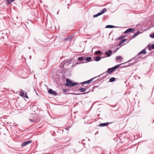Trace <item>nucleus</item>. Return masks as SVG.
I'll list each match as a JSON object with an SVG mask.
<instances>
[{"label": "nucleus", "instance_id": "nucleus-32", "mask_svg": "<svg viewBox=\"0 0 154 154\" xmlns=\"http://www.w3.org/2000/svg\"><path fill=\"white\" fill-rule=\"evenodd\" d=\"M65 129L67 130H69V128H66Z\"/></svg>", "mask_w": 154, "mask_h": 154}, {"label": "nucleus", "instance_id": "nucleus-29", "mask_svg": "<svg viewBox=\"0 0 154 154\" xmlns=\"http://www.w3.org/2000/svg\"><path fill=\"white\" fill-rule=\"evenodd\" d=\"M29 120L32 122H35V121L34 120H32V119H29Z\"/></svg>", "mask_w": 154, "mask_h": 154}, {"label": "nucleus", "instance_id": "nucleus-8", "mask_svg": "<svg viewBox=\"0 0 154 154\" xmlns=\"http://www.w3.org/2000/svg\"><path fill=\"white\" fill-rule=\"evenodd\" d=\"M92 57H87L86 58H84V62H82V63H86L87 62L86 61L88 62L91 61L92 60Z\"/></svg>", "mask_w": 154, "mask_h": 154}, {"label": "nucleus", "instance_id": "nucleus-26", "mask_svg": "<svg viewBox=\"0 0 154 154\" xmlns=\"http://www.w3.org/2000/svg\"><path fill=\"white\" fill-rule=\"evenodd\" d=\"M100 13H98L97 14H96V15H94L93 16V17H96L99 15H100Z\"/></svg>", "mask_w": 154, "mask_h": 154}, {"label": "nucleus", "instance_id": "nucleus-25", "mask_svg": "<svg viewBox=\"0 0 154 154\" xmlns=\"http://www.w3.org/2000/svg\"><path fill=\"white\" fill-rule=\"evenodd\" d=\"M80 91L82 92H84L85 91L86 89L83 88H81L79 89Z\"/></svg>", "mask_w": 154, "mask_h": 154}, {"label": "nucleus", "instance_id": "nucleus-12", "mask_svg": "<svg viewBox=\"0 0 154 154\" xmlns=\"http://www.w3.org/2000/svg\"><path fill=\"white\" fill-rule=\"evenodd\" d=\"M106 8H104L102 10H101L100 11L99 13H100L101 15L102 14H103V13H104L105 12H106Z\"/></svg>", "mask_w": 154, "mask_h": 154}, {"label": "nucleus", "instance_id": "nucleus-15", "mask_svg": "<svg viewBox=\"0 0 154 154\" xmlns=\"http://www.w3.org/2000/svg\"><path fill=\"white\" fill-rule=\"evenodd\" d=\"M72 38V36H68V37H67L65 39V41H68V40L70 41L71 40Z\"/></svg>", "mask_w": 154, "mask_h": 154}, {"label": "nucleus", "instance_id": "nucleus-1", "mask_svg": "<svg viewBox=\"0 0 154 154\" xmlns=\"http://www.w3.org/2000/svg\"><path fill=\"white\" fill-rule=\"evenodd\" d=\"M66 82L65 85L66 86L72 87L76 86L78 84V83L73 82L71 80L68 79H66Z\"/></svg>", "mask_w": 154, "mask_h": 154}, {"label": "nucleus", "instance_id": "nucleus-18", "mask_svg": "<svg viewBox=\"0 0 154 154\" xmlns=\"http://www.w3.org/2000/svg\"><path fill=\"white\" fill-rule=\"evenodd\" d=\"M52 149L54 151L58 149L57 148V147L55 146H52Z\"/></svg>", "mask_w": 154, "mask_h": 154}, {"label": "nucleus", "instance_id": "nucleus-23", "mask_svg": "<svg viewBox=\"0 0 154 154\" xmlns=\"http://www.w3.org/2000/svg\"><path fill=\"white\" fill-rule=\"evenodd\" d=\"M115 27V26H113L112 25H109L106 26V28H113Z\"/></svg>", "mask_w": 154, "mask_h": 154}, {"label": "nucleus", "instance_id": "nucleus-22", "mask_svg": "<svg viewBox=\"0 0 154 154\" xmlns=\"http://www.w3.org/2000/svg\"><path fill=\"white\" fill-rule=\"evenodd\" d=\"M125 41V39H122L119 42V46L121 44H122V43H123Z\"/></svg>", "mask_w": 154, "mask_h": 154}, {"label": "nucleus", "instance_id": "nucleus-30", "mask_svg": "<svg viewBox=\"0 0 154 154\" xmlns=\"http://www.w3.org/2000/svg\"><path fill=\"white\" fill-rule=\"evenodd\" d=\"M119 49V48H116V49L115 51H114V52L117 51Z\"/></svg>", "mask_w": 154, "mask_h": 154}, {"label": "nucleus", "instance_id": "nucleus-9", "mask_svg": "<svg viewBox=\"0 0 154 154\" xmlns=\"http://www.w3.org/2000/svg\"><path fill=\"white\" fill-rule=\"evenodd\" d=\"M112 53V51L111 50H109L108 51L105 52V54L108 57H110Z\"/></svg>", "mask_w": 154, "mask_h": 154}, {"label": "nucleus", "instance_id": "nucleus-4", "mask_svg": "<svg viewBox=\"0 0 154 154\" xmlns=\"http://www.w3.org/2000/svg\"><path fill=\"white\" fill-rule=\"evenodd\" d=\"M20 95L22 97H25L26 98H28V96L26 94H24V92L23 90H21L20 92Z\"/></svg>", "mask_w": 154, "mask_h": 154}, {"label": "nucleus", "instance_id": "nucleus-31", "mask_svg": "<svg viewBox=\"0 0 154 154\" xmlns=\"http://www.w3.org/2000/svg\"><path fill=\"white\" fill-rule=\"evenodd\" d=\"M90 92V91H88V92H85V93H82V94H87L88 93H89Z\"/></svg>", "mask_w": 154, "mask_h": 154}, {"label": "nucleus", "instance_id": "nucleus-16", "mask_svg": "<svg viewBox=\"0 0 154 154\" xmlns=\"http://www.w3.org/2000/svg\"><path fill=\"white\" fill-rule=\"evenodd\" d=\"M95 53L96 55H101L102 54V53L100 51H95Z\"/></svg>", "mask_w": 154, "mask_h": 154}, {"label": "nucleus", "instance_id": "nucleus-19", "mask_svg": "<svg viewBox=\"0 0 154 154\" xmlns=\"http://www.w3.org/2000/svg\"><path fill=\"white\" fill-rule=\"evenodd\" d=\"M139 32H138L135 33H134L133 35V36H132L131 38H135L137 36L138 34H139Z\"/></svg>", "mask_w": 154, "mask_h": 154}, {"label": "nucleus", "instance_id": "nucleus-21", "mask_svg": "<svg viewBox=\"0 0 154 154\" xmlns=\"http://www.w3.org/2000/svg\"><path fill=\"white\" fill-rule=\"evenodd\" d=\"M115 80V78L114 77L111 78L109 80V82H113Z\"/></svg>", "mask_w": 154, "mask_h": 154}, {"label": "nucleus", "instance_id": "nucleus-28", "mask_svg": "<svg viewBox=\"0 0 154 154\" xmlns=\"http://www.w3.org/2000/svg\"><path fill=\"white\" fill-rule=\"evenodd\" d=\"M68 90L66 89H63V91L64 93H66L67 91Z\"/></svg>", "mask_w": 154, "mask_h": 154}, {"label": "nucleus", "instance_id": "nucleus-5", "mask_svg": "<svg viewBox=\"0 0 154 154\" xmlns=\"http://www.w3.org/2000/svg\"><path fill=\"white\" fill-rule=\"evenodd\" d=\"M135 31L134 29L132 28H130L127 29L124 32V33L126 34L131 32H133Z\"/></svg>", "mask_w": 154, "mask_h": 154}, {"label": "nucleus", "instance_id": "nucleus-10", "mask_svg": "<svg viewBox=\"0 0 154 154\" xmlns=\"http://www.w3.org/2000/svg\"><path fill=\"white\" fill-rule=\"evenodd\" d=\"M148 47L150 50L151 49H154V44H152L151 45H149Z\"/></svg>", "mask_w": 154, "mask_h": 154}, {"label": "nucleus", "instance_id": "nucleus-27", "mask_svg": "<svg viewBox=\"0 0 154 154\" xmlns=\"http://www.w3.org/2000/svg\"><path fill=\"white\" fill-rule=\"evenodd\" d=\"M150 37L151 38H154V33H153L152 34H150Z\"/></svg>", "mask_w": 154, "mask_h": 154}, {"label": "nucleus", "instance_id": "nucleus-17", "mask_svg": "<svg viewBox=\"0 0 154 154\" xmlns=\"http://www.w3.org/2000/svg\"><path fill=\"white\" fill-rule=\"evenodd\" d=\"M101 59V58L100 57L97 56L95 57V60L96 61H98L99 60H100Z\"/></svg>", "mask_w": 154, "mask_h": 154}, {"label": "nucleus", "instance_id": "nucleus-20", "mask_svg": "<svg viewBox=\"0 0 154 154\" xmlns=\"http://www.w3.org/2000/svg\"><path fill=\"white\" fill-rule=\"evenodd\" d=\"M122 59V57L121 56H119L116 57V60H121Z\"/></svg>", "mask_w": 154, "mask_h": 154}, {"label": "nucleus", "instance_id": "nucleus-13", "mask_svg": "<svg viewBox=\"0 0 154 154\" xmlns=\"http://www.w3.org/2000/svg\"><path fill=\"white\" fill-rule=\"evenodd\" d=\"M108 125V123H100V127H104L105 126H107Z\"/></svg>", "mask_w": 154, "mask_h": 154}, {"label": "nucleus", "instance_id": "nucleus-3", "mask_svg": "<svg viewBox=\"0 0 154 154\" xmlns=\"http://www.w3.org/2000/svg\"><path fill=\"white\" fill-rule=\"evenodd\" d=\"M32 142V141L31 140H29L27 141H26L25 142H24L21 143V146H25L31 143Z\"/></svg>", "mask_w": 154, "mask_h": 154}, {"label": "nucleus", "instance_id": "nucleus-14", "mask_svg": "<svg viewBox=\"0 0 154 154\" xmlns=\"http://www.w3.org/2000/svg\"><path fill=\"white\" fill-rule=\"evenodd\" d=\"M15 0H6V4H10L11 2H13Z\"/></svg>", "mask_w": 154, "mask_h": 154}, {"label": "nucleus", "instance_id": "nucleus-2", "mask_svg": "<svg viewBox=\"0 0 154 154\" xmlns=\"http://www.w3.org/2000/svg\"><path fill=\"white\" fill-rule=\"evenodd\" d=\"M119 65H117L112 68H109L106 72L109 73H110L114 70L119 68Z\"/></svg>", "mask_w": 154, "mask_h": 154}, {"label": "nucleus", "instance_id": "nucleus-6", "mask_svg": "<svg viewBox=\"0 0 154 154\" xmlns=\"http://www.w3.org/2000/svg\"><path fill=\"white\" fill-rule=\"evenodd\" d=\"M94 79V78H92L88 80L82 82L81 83L82 85H83L84 84H89L92 82V81Z\"/></svg>", "mask_w": 154, "mask_h": 154}, {"label": "nucleus", "instance_id": "nucleus-24", "mask_svg": "<svg viewBox=\"0 0 154 154\" xmlns=\"http://www.w3.org/2000/svg\"><path fill=\"white\" fill-rule=\"evenodd\" d=\"M84 58L83 57H79L78 58V60L79 61H82L83 60L84 61Z\"/></svg>", "mask_w": 154, "mask_h": 154}, {"label": "nucleus", "instance_id": "nucleus-7", "mask_svg": "<svg viewBox=\"0 0 154 154\" xmlns=\"http://www.w3.org/2000/svg\"><path fill=\"white\" fill-rule=\"evenodd\" d=\"M48 93L54 95H56L57 94L56 91H53L51 89H50L48 91Z\"/></svg>", "mask_w": 154, "mask_h": 154}, {"label": "nucleus", "instance_id": "nucleus-11", "mask_svg": "<svg viewBox=\"0 0 154 154\" xmlns=\"http://www.w3.org/2000/svg\"><path fill=\"white\" fill-rule=\"evenodd\" d=\"M146 54V49H144L143 50L140 52L139 53L138 55H140V54Z\"/></svg>", "mask_w": 154, "mask_h": 154}]
</instances>
